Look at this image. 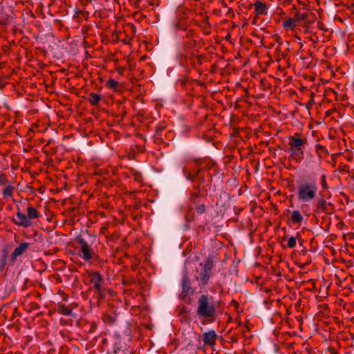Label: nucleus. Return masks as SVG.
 <instances>
[{"label":"nucleus","mask_w":354,"mask_h":354,"mask_svg":"<svg viewBox=\"0 0 354 354\" xmlns=\"http://www.w3.org/2000/svg\"><path fill=\"white\" fill-rule=\"evenodd\" d=\"M253 6L257 16L268 15V6L262 0L256 1Z\"/></svg>","instance_id":"nucleus-6"},{"label":"nucleus","mask_w":354,"mask_h":354,"mask_svg":"<svg viewBox=\"0 0 354 354\" xmlns=\"http://www.w3.org/2000/svg\"><path fill=\"white\" fill-rule=\"evenodd\" d=\"M136 136L137 138H140V139H142V135H140V134H136Z\"/></svg>","instance_id":"nucleus-35"},{"label":"nucleus","mask_w":354,"mask_h":354,"mask_svg":"<svg viewBox=\"0 0 354 354\" xmlns=\"http://www.w3.org/2000/svg\"><path fill=\"white\" fill-rule=\"evenodd\" d=\"M291 158L297 162H300L304 158V150L295 149L294 148H289L288 149Z\"/></svg>","instance_id":"nucleus-11"},{"label":"nucleus","mask_w":354,"mask_h":354,"mask_svg":"<svg viewBox=\"0 0 354 354\" xmlns=\"http://www.w3.org/2000/svg\"><path fill=\"white\" fill-rule=\"evenodd\" d=\"M39 308H40L39 305L36 302H31L30 304V310H38V309H39Z\"/></svg>","instance_id":"nucleus-28"},{"label":"nucleus","mask_w":354,"mask_h":354,"mask_svg":"<svg viewBox=\"0 0 354 354\" xmlns=\"http://www.w3.org/2000/svg\"><path fill=\"white\" fill-rule=\"evenodd\" d=\"M318 185L315 178L303 179L297 185V197L299 202L309 203L317 196Z\"/></svg>","instance_id":"nucleus-2"},{"label":"nucleus","mask_w":354,"mask_h":354,"mask_svg":"<svg viewBox=\"0 0 354 354\" xmlns=\"http://www.w3.org/2000/svg\"><path fill=\"white\" fill-rule=\"evenodd\" d=\"M253 24H256V19H254L253 22H252Z\"/></svg>","instance_id":"nucleus-37"},{"label":"nucleus","mask_w":354,"mask_h":354,"mask_svg":"<svg viewBox=\"0 0 354 354\" xmlns=\"http://www.w3.org/2000/svg\"><path fill=\"white\" fill-rule=\"evenodd\" d=\"M136 118H137L138 120H140V121L141 120V118H140V115H137Z\"/></svg>","instance_id":"nucleus-36"},{"label":"nucleus","mask_w":354,"mask_h":354,"mask_svg":"<svg viewBox=\"0 0 354 354\" xmlns=\"http://www.w3.org/2000/svg\"><path fill=\"white\" fill-rule=\"evenodd\" d=\"M182 289H183V292L185 293V295H187L189 291L191 289L189 280L188 277H185L183 279Z\"/></svg>","instance_id":"nucleus-17"},{"label":"nucleus","mask_w":354,"mask_h":354,"mask_svg":"<svg viewBox=\"0 0 354 354\" xmlns=\"http://www.w3.org/2000/svg\"><path fill=\"white\" fill-rule=\"evenodd\" d=\"M88 102L92 105H97L102 99V96L95 93H91L88 95Z\"/></svg>","instance_id":"nucleus-16"},{"label":"nucleus","mask_w":354,"mask_h":354,"mask_svg":"<svg viewBox=\"0 0 354 354\" xmlns=\"http://www.w3.org/2000/svg\"><path fill=\"white\" fill-rule=\"evenodd\" d=\"M217 335L214 330H209L203 335V342L205 345L214 346L216 344Z\"/></svg>","instance_id":"nucleus-7"},{"label":"nucleus","mask_w":354,"mask_h":354,"mask_svg":"<svg viewBox=\"0 0 354 354\" xmlns=\"http://www.w3.org/2000/svg\"><path fill=\"white\" fill-rule=\"evenodd\" d=\"M28 247L29 243H23L17 247L11 255V261L14 263L16 261L17 257L24 254L27 250Z\"/></svg>","instance_id":"nucleus-9"},{"label":"nucleus","mask_w":354,"mask_h":354,"mask_svg":"<svg viewBox=\"0 0 354 354\" xmlns=\"http://www.w3.org/2000/svg\"><path fill=\"white\" fill-rule=\"evenodd\" d=\"M223 6H224L225 7H226V8H227V5H226V3H223Z\"/></svg>","instance_id":"nucleus-38"},{"label":"nucleus","mask_w":354,"mask_h":354,"mask_svg":"<svg viewBox=\"0 0 354 354\" xmlns=\"http://www.w3.org/2000/svg\"><path fill=\"white\" fill-rule=\"evenodd\" d=\"M58 312L59 313L66 316L73 315L72 309L70 308V306H66L63 304L58 305Z\"/></svg>","instance_id":"nucleus-15"},{"label":"nucleus","mask_w":354,"mask_h":354,"mask_svg":"<svg viewBox=\"0 0 354 354\" xmlns=\"http://www.w3.org/2000/svg\"><path fill=\"white\" fill-rule=\"evenodd\" d=\"M227 9H228V10H227V15H230V16H233V15H234V11H233V10H232L231 8H228Z\"/></svg>","instance_id":"nucleus-31"},{"label":"nucleus","mask_w":354,"mask_h":354,"mask_svg":"<svg viewBox=\"0 0 354 354\" xmlns=\"http://www.w3.org/2000/svg\"><path fill=\"white\" fill-rule=\"evenodd\" d=\"M287 245L289 248H294L296 246V238L291 236L288 239Z\"/></svg>","instance_id":"nucleus-23"},{"label":"nucleus","mask_w":354,"mask_h":354,"mask_svg":"<svg viewBox=\"0 0 354 354\" xmlns=\"http://www.w3.org/2000/svg\"><path fill=\"white\" fill-rule=\"evenodd\" d=\"M306 18V15L304 13H297L294 17V20H295V22H299L301 21L305 20Z\"/></svg>","instance_id":"nucleus-22"},{"label":"nucleus","mask_w":354,"mask_h":354,"mask_svg":"<svg viewBox=\"0 0 354 354\" xmlns=\"http://www.w3.org/2000/svg\"><path fill=\"white\" fill-rule=\"evenodd\" d=\"M133 15H134V21L140 20V17H138V15H139L138 12L134 10Z\"/></svg>","instance_id":"nucleus-30"},{"label":"nucleus","mask_w":354,"mask_h":354,"mask_svg":"<svg viewBox=\"0 0 354 354\" xmlns=\"http://www.w3.org/2000/svg\"><path fill=\"white\" fill-rule=\"evenodd\" d=\"M304 220V217L297 209H295L291 213L290 221L292 224L301 225Z\"/></svg>","instance_id":"nucleus-10"},{"label":"nucleus","mask_w":354,"mask_h":354,"mask_svg":"<svg viewBox=\"0 0 354 354\" xmlns=\"http://www.w3.org/2000/svg\"><path fill=\"white\" fill-rule=\"evenodd\" d=\"M15 187L8 183L7 185H5V188L2 191V196L4 198H12L13 192Z\"/></svg>","instance_id":"nucleus-13"},{"label":"nucleus","mask_w":354,"mask_h":354,"mask_svg":"<svg viewBox=\"0 0 354 354\" xmlns=\"http://www.w3.org/2000/svg\"><path fill=\"white\" fill-rule=\"evenodd\" d=\"M214 266V261L210 258H207L199 263L194 274V279L198 282L199 286H205L208 284L212 276Z\"/></svg>","instance_id":"nucleus-3"},{"label":"nucleus","mask_w":354,"mask_h":354,"mask_svg":"<svg viewBox=\"0 0 354 354\" xmlns=\"http://www.w3.org/2000/svg\"><path fill=\"white\" fill-rule=\"evenodd\" d=\"M138 150L141 151L142 150V149L140 147V148H139Z\"/></svg>","instance_id":"nucleus-39"},{"label":"nucleus","mask_w":354,"mask_h":354,"mask_svg":"<svg viewBox=\"0 0 354 354\" xmlns=\"http://www.w3.org/2000/svg\"><path fill=\"white\" fill-rule=\"evenodd\" d=\"M10 183V181L5 174L0 173V185L5 186Z\"/></svg>","instance_id":"nucleus-20"},{"label":"nucleus","mask_w":354,"mask_h":354,"mask_svg":"<svg viewBox=\"0 0 354 354\" xmlns=\"http://www.w3.org/2000/svg\"><path fill=\"white\" fill-rule=\"evenodd\" d=\"M198 172H199V171H198V172H197V173H198ZM197 174H196V175H194V176H192L191 174H189V176H187V177H188V178H189V179H190V180H193V179H194V178Z\"/></svg>","instance_id":"nucleus-33"},{"label":"nucleus","mask_w":354,"mask_h":354,"mask_svg":"<svg viewBox=\"0 0 354 354\" xmlns=\"http://www.w3.org/2000/svg\"><path fill=\"white\" fill-rule=\"evenodd\" d=\"M39 216V212L35 207L28 206L27 208V216L24 214L21 210L18 209L16 218H14L12 221L18 226L28 227L32 225L31 220L37 219Z\"/></svg>","instance_id":"nucleus-4"},{"label":"nucleus","mask_w":354,"mask_h":354,"mask_svg":"<svg viewBox=\"0 0 354 354\" xmlns=\"http://www.w3.org/2000/svg\"><path fill=\"white\" fill-rule=\"evenodd\" d=\"M321 186L322 189H326L328 188L327 182H326V176L325 174H322L321 176Z\"/></svg>","instance_id":"nucleus-25"},{"label":"nucleus","mask_w":354,"mask_h":354,"mask_svg":"<svg viewBox=\"0 0 354 354\" xmlns=\"http://www.w3.org/2000/svg\"><path fill=\"white\" fill-rule=\"evenodd\" d=\"M118 85V82L113 79H111V80H108L106 82V86L109 88H113L114 90H115L117 88Z\"/></svg>","instance_id":"nucleus-21"},{"label":"nucleus","mask_w":354,"mask_h":354,"mask_svg":"<svg viewBox=\"0 0 354 354\" xmlns=\"http://www.w3.org/2000/svg\"><path fill=\"white\" fill-rule=\"evenodd\" d=\"M217 304L212 296L201 295L197 301L196 313L199 319L214 322L216 315Z\"/></svg>","instance_id":"nucleus-1"},{"label":"nucleus","mask_w":354,"mask_h":354,"mask_svg":"<svg viewBox=\"0 0 354 354\" xmlns=\"http://www.w3.org/2000/svg\"><path fill=\"white\" fill-rule=\"evenodd\" d=\"M290 148H294L295 149H303L305 145V140L299 138H296L294 136L289 137V142Z\"/></svg>","instance_id":"nucleus-8"},{"label":"nucleus","mask_w":354,"mask_h":354,"mask_svg":"<svg viewBox=\"0 0 354 354\" xmlns=\"http://www.w3.org/2000/svg\"><path fill=\"white\" fill-rule=\"evenodd\" d=\"M141 0H134V8H136V6L139 3V2Z\"/></svg>","instance_id":"nucleus-34"},{"label":"nucleus","mask_w":354,"mask_h":354,"mask_svg":"<svg viewBox=\"0 0 354 354\" xmlns=\"http://www.w3.org/2000/svg\"><path fill=\"white\" fill-rule=\"evenodd\" d=\"M138 92V99L140 96H142L143 94L145 93V89L141 86L140 84H134V93Z\"/></svg>","instance_id":"nucleus-19"},{"label":"nucleus","mask_w":354,"mask_h":354,"mask_svg":"<svg viewBox=\"0 0 354 354\" xmlns=\"http://www.w3.org/2000/svg\"><path fill=\"white\" fill-rule=\"evenodd\" d=\"M75 241L77 243L81 251L80 257L84 261H89L92 259V250L88 242L81 235L76 236Z\"/></svg>","instance_id":"nucleus-5"},{"label":"nucleus","mask_w":354,"mask_h":354,"mask_svg":"<svg viewBox=\"0 0 354 354\" xmlns=\"http://www.w3.org/2000/svg\"><path fill=\"white\" fill-rule=\"evenodd\" d=\"M91 283L95 289L100 290L102 282V279L98 273H93L91 275Z\"/></svg>","instance_id":"nucleus-12"},{"label":"nucleus","mask_w":354,"mask_h":354,"mask_svg":"<svg viewBox=\"0 0 354 354\" xmlns=\"http://www.w3.org/2000/svg\"><path fill=\"white\" fill-rule=\"evenodd\" d=\"M315 207L316 212H326L327 209L326 201L323 198L317 200L316 202Z\"/></svg>","instance_id":"nucleus-14"},{"label":"nucleus","mask_w":354,"mask_h":354,"mask_svg":"<svg viewBox=\"0 0 354 354\" xmlns=\"http://www.w3.org/2000/svg\"><path fill=\"white\" fill-rule=\"evenodd\" d=\"M124 294L127 295V296H125L126 302L127 303H129L130 301H129V299H127V297L131 295V291L128 290H124Z\"/></svg>","instance_id":"nucleus-29"},{"label":"nucleus","mask_w":354,"mask_h":354,"mask_svg":"<svg viewBox=\"0 0 354 354\" xmlns=\"http://www.w3.org/2000/svg\"><path fill=\"white\" fill-rule=\"evenodd\" d=\"M5 264H6L5 259H3L1 261V263H0V267H1L3 268L4 267V266H5Z\"/></svg>","instance_id":"nucleus-32"},{"label":"nucleus","mask_w":354,"mask_h":354,"mask_svg":"<svg viewBox=\"0 0 354 354\" xmlns=\"http://www.w3.org/2000/svg\"><path fill=\"white\" fill-rule=\"evenodd\" d=\"M196 211L198 214H202L205 212V207L203 204L198 205L196 207Z\"/></svg>","instance_id":"nucleus-26"},{"label":"nucleus","mask_w":354,"mask_h":354,"mask_svg":"<svg viewBox=\"0 0 354 354\" xmlns=\"http://www.w3.org/2000/svg\"><path fill=\"white\" fill-rule=\"evenodd\" d=\"M133 176H134V184L136 182L138 183L139 184L141 183V182H142V175H141L140 173L134 171ZM135 193H136V190L134 189V194Z\"/></svg>","instance_id":"nucleus-24"},{"label":"nucleus","mask_w":354,"mask_h":354,"mask_svg":"<svg viewBox=\"0 0 354 354\" xmlns=\"http://www.w3.org/2000/svg\"><path fill=\"white\" fill-rule=\"evenodd\" d=\"M315 149L317 153L325 151V147L319 144L316 145ZM319 156H320V154Z\"/></svg>","instance_id":"nucleus-27"},{"label":"nucleus","mask_w":354,"mask_h":354,"mask_svg":"<svg viewBox=\"0 0 354 354\" xmlns=\"http://www.w3.org/2000/svg\"><path fill=\"white\" fill-rule=\"evenodd\" d=\"M295 20L291 18H286L283 21V26L286 28H290L292 30L295 27Z\"/></svg>","instance_id":"nucleus-18"}]
</instances>
